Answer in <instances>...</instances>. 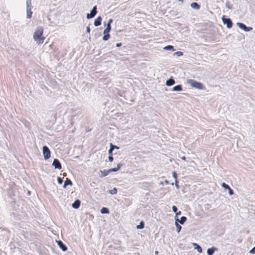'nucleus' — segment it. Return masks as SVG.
<instances>
[{"mask_svg": "<svg viewBox=\"0 0 255 255\" xmlns=\"http://www.w3.org/2000/svg\"><path fill=\"white\" fill-rule=\"evenodd\" d=\"M43 28L38 27L34 32L33 39L36 43L39 44L43 43L45 37L43 36Z\"/></svg>", "mask_w": 255, "mask_h": 255, "instance_id": "1", "label": "nucleus"}, {"mask_svg": "<svg viewBox=\"0 0 255 255\" xmlns=\"http://www.w3.org/2000/svg\"><path fill=\"white\" fill-rule=\"evenodd\" d=\"M188 83L192 87L196 88L199 90L204 89V85L202 83L199 82H197L194 80H188Z\"/></svg>", "mask_w": 255, "mask_h": 255, "instance_id": "2", "label": "nucleus"}, {"mask_svg": "<svg viewBox=\"0 0 255 255\" xmlns=\"http://www.w3.org/2000/svg\"><path fill=\"white\" fill-rule=\"evenodd\" d=\"M26 17L30 18L32 16V12L31 11V0H26Z\"/></svg>", "mask_w": 255, "mask_h": 255, "instance_id": "3", "label": "nucleus"}, {"mask_svg": "<svg viewBox=\"0 0 255 255\" xmlns=\"http://www.w3.org/2000/svg\"><path fill=\"white\" fill-rule=\"evenodd\" d=\"M222 20L224 24L226 25L227 27L229 29L232 28L233 26V22L231 18L226 17L225 15H223Z\"/></svg>", "mask_w": 255, "mask_h": 255, "instance_id": "4", "label": "nucleus"}, {"mask_svg": "<svg viewBox=\"0 0 255 255\" xmlns=\"http://www.w3.org/2000/svg\"><path fill=\"white\" fill-rule=\"evenodd\" d=\"M42 151L44 159L45 160L48 159L50 157L51 155L50 150L49 148L46 145L43 146L42 147Z\"/></svg>", "mask_w": 255, "mask_h": 255, "instance_id": "5", "label": "nucleus"}, {"mask_svg": "<svg viewBox=\"0 0 255 255\" xmlns=\"http://www.w3.org/2000/svg\"><path fill=\"white\" fill-rule=\"evenodd\" d=\"M97 6H94L92 10L90 11V13H88L86 15V18L87 19H91L95 17L97 13Z\"/></svg>", "mask_w": 255, "mask_h": 255, "instance_id": "6", "label": "nucleus"}, {"mask_svg": "<svg viewBox=\"0 0 255 255\" xmlns=\"http://www.w3.org/2000/svg\"><path fill=\"white\" fill-rule=\"evenodd\" d=\"M237 25L241 29L245 31L248 32L253 29L252 27H248L244 23L241 22H237Z\"/></svg>", "mask_w": 255, "mask_h": 255, "instance_id": "7", "label": "nucleus"}, {"mask_svg": "<svg viewBox=\"0 0 255 255\" xmlns=\"http://www.w3.org/2000/svg\"><path fill=\"white\" fill-rule=\"evenodd\" d=\"M52 165L54 167L55 169H58L59 170L62 169L61 164L59 160L57 158H55L53 160Z\"/></svg>", "mask_w": 255, "mask_h": 255, "instance_id": "8", "label": "nucleus"}, {"mask_svg": "<svg viewBox=\"0 0 255 255\" xmlns=\"http://www.w3.org/2000/svg\"><path fill=\"white\" fill-rule=\"evenodd\" d=\"M57 245L63 251V252H65L67 250V247L64 244V243L60 240L57 241Z\"/></svg>", "mask_w": 255, "mask_h": 255, "instance_id": "9", "label": "nucleus"}, {"mask_svg": "<svg viewBox=\"0 0 255 255\" xmlns=\"http://www.w3.org/2000/svg\"><path fill=\"white\" fill-rule=\"evenodd\" d=\"M187 221V218L185 216H182L180 218V219L178 218H176L175 222H177V223H179L181 225H183L185 222Z\"/></svg>", "mask_w": 255, "mask_h": 255, "instance_id": "10", "label": "nucleus"}, {"mask_svg": "<svg viewBox=\"0 0 255 255\" xmlns=\"http://www.w3.org/2000/svg\"><path fill=\"white\" fill-rule=\"evenodd\" d=\"M80 204H81V201L77 199L72 203V207L73 209H77L79 208V207L80 206Z\"/></svg>", "mask_w": 255, "mask_h": 255, "instance_id": "11", "label": "nucleus"}, {"mask_svg": "<svg viewBox=\"0 0 255 255\" xmlns=\"http://www.w3.org/2000/svg\"><path fill=\"white\" fill-rule=\"evenodd\" d=\"M102 18L101 16H99L94 21V24L96 27L99 26L101 25Z\"/></svg>", "mask_w": 255, "mask_h": 255, "instance_id": "12", "label": "nucleus"}, {"mask_svg": "<svg viewBox=\"0 0 255 255\" xmlns=\"http://www.w3.org/2000/svg\"><path fill=\"white\" fill-rule=\"evenodd\" d=\"M175 82L172 77H171L169 79H168L165 83V85L167 86H171L175 84Z\"/></svg>", "mask_w": 255, "mask_h": 255, "instance_id": "13", "label": "nucleus"}, {"mask_svg": "<svg viewBox=\"0 0 255 255\" xmlns=\"http://www.w3.org/2000/svg\"><path fill=\"white\" fill-rule=\"evenodd\" d=\"M218 249L216 247H212V248L207 249V253L208 255H213L215 251H217Z\"/></svg>", "mask_w": 255, "mask_h": 255, "instance_id": "14", "label": "nucleus"}, {"mask_svg": "<svg viewBox=\"0 0 255 255\" xmlns=\"http://www.w3.org/2000/svg\"><path fill=\"white\" fill-rule=\"evenodd\" d=\"M100 172L101 173V174L99 175V177L100 178L104 177L106 176H107L109 173V170H100Z\"/></svg>", "mask_w": 255, "mask_h": 255, "instance_id": "15", "label": "nucleus"}, {"mask_svg": "<svg viewBox=\"0 0 255 255\" xmlns=\"http://www.w3.org/2000/svg\"><path fill=\"white\" fill-rule=\"evenodd\" d=\"M73 183L72 181L69 178H66V180L64 181V183L63 186V188L65 189L68 185H72Z\"/></svg>", "mask_w": 255, "mask_h": 255, "instance_id": "16", "label": "nucleus"}, {"mask_svg": "<svg viewBox=\"0 0 255 255\" xmlns=\"http://www.w3.org/2000/svg\"><path fill=\"white\" fill-rule=\"evenodd\" d=\"M123 166V164H121V163H119L117 164V167H116V168H111V169H109V172H117L120 169V168Z\"/></svg>", "mask_w": 255, "mask_h": 255, "instance_id": "17", "label": "nucleus"}, {"mask_svg": "<svg viewBox=\"0 0 255 255\" xmlns=\"http://www.w3.org/2000/svg\"><path fill=\"white\" fill-rule=\"evenodd\" d=\"M182 90V87L181 85H176L172 88L173 91L179 92V91H181Z\"/></svg>", "mask_w": 255, "mask_h": 255, "instance_id": "18", "label": "nucleus"}, {"mask_svg": "<svg viewBox=\"0 0 255 255\" xmlns=\"http://www.w3.org/2000/svg\"><path fill=\"white\" fill-rule=\"evenodd\" d=\"M191 7L195 9L198 10L200 8V5L198 3L194 2L191 4Z\"/></svg>", "mask_w": 255, "mask_h": 255, "instance_id": "19", "label": "nucleus"}, {"mask_svg": "<svg viewBox=\"0 0 255 255\" xmlns=\"http://www.w3.org/2000/svg\"><path fill=\"white\" fill-rule=\"evenodd\" d=\"M100 212H101V213L102 214H109V213H110L109 209L108 208H106V207H103L101 209V211Z\"/></svg>", "mask_w": 255, "mask_h": 255, "instance_id": "20", "label": "nucleus"}, {"mask_svg": "<svg viewBox=\"0 0 255 255\" xmlns=\"http://www.w3.org/2000/svg\"><path fill=\"white\" fill-rule=\"evenodd\" d=\"M103 34H104V36L102 38L103 40L104 41H107L108 40H109V39L110 37V35L109 33H107L103 32Z\"/></svg>", "mask_w": 255, "mask_h": 255, "instance_id": "21", "label": "nucleus"}, {"mask_svg": "<svg viewBox=\"0 0 255 255\" xmlns=\"http://www.w3.org/2000/svg\"><path fill=\"white\" fill-rule=\"evenodd\" d=\"M193 246H197V247H195V249L197 250L198 253H201L202 252V249L199 245L196 243H193Z\"/></svg>", "mask_w": 255, "mask_h": 255, "instance_id": "22", "label": "nucleus"}, {"mask_svg": "<svg viewBox=\"0 0 255 255\" xmlns=\"http://www.w3.org/2000/svg\"><path fill=\"white\" fill-rule=\"evenodd\" d=\"M144 227V223L143 221H141L139 223V224L136 226V228L137 229H142Z\"/></svg>", "mask_w": 255, "mask_h": 255, "instance_id": "23", "label": "nucleus"}, {"mask_svg": "<svg viewBox=\"0 0 255 255\" xmlns=\"http://www.w3.org/2000/svg\"><path fill=\"white\" fill-rule=\"evenodd\" d=\"M163 49L164 50H172L173 51L175 50V49H174V47L173 46L170 45L165 46L163 48Z\"/></svg>", "mask_w": 255, "mask_h": 255, "instance_id": "24", "label": "nucleus"}, {"mask_svg": "<svg viewBox=\"0 0 255 255\" xmlns=\"http://www.w3.org/2000/svg\"><path fill=\"white\" fill-rule=\"evenodd\" d=\"M175 225L176 228V231L177 233H179L181 230V226L177 222H175Z\"/></svg>", "mask_w": 255, "mask_h": 255, "instance_id": "25", "label": "nucleus"}, {"mask_svg": "<svg viewBox=\"0 0 255 255\" xmlns=\"http://www.w3.org/2000/svg\"><path fill=\"white\" fill-rule=\"evenodd\" d=\"M111 30V26H110L109 25H107V27L104 29L103 32L107 33H109L110 32Z\"/></svg>", "mask_w": 255, "mask_h": 255, "instance_id": "26", "label": "nucleus"}, {"mask_svg": "<svg viewBox=\"0 0 255 255\" xmlns=\"http://www.w3.org/2000/svg\"><path fill=\"white\" fill-rule=\"evenodd\" d=\"M109 193L112 195H115L117 193V189L114 188L112 190H109Z\"/></svg>", "mask_w": 255, "mask_h": 255, "instance_id": "27", "label": "nucleus"}, {"mask_svg": "<svg viewBox=\"0 0 255 255\" xmlns=\"http://www.w3.org/2000/svg\"><path fill=\"white\" fill-rule=\"evenodd\" d=\"M226 6L228 8V9H233V5H231L230 4V2L229 1H227L226 2Z\"/></svg>", "mask_w": 255, "mask_h": 255, "instance_id": "28", "label": "nucleus"}, {"mask_svg": "<svg viewBox=\"0 0 255 255\" xmlns=\"http://www.w3.org/2000/svg\"><path fill=\"white\" fill-rule=\"evenodd\" d=\"M110 147L111 148H112L113 150H114L115 149H119L120 148V147H119L117 145H114L112 143H110Z\"/></svg>", "mask_w": 255, "mask_h": 255, "instance_id": "29", "label": "nucleus"}, {"mask_svg": "<svg viewBox=\"0 0 255 255\" xmlns=\"http://www.w3.org/2000/svg\"><path fill=\"white\" fill-rule=\"evenodd\" d=\"M222 187L223 188H224L225 189H228V190L230 188V187L228 184H227L226 183H225L224 182H223L222 184Z\"/></svg>", "mask_w": 255, "mask_h": 255, "instance_id": "30", "label": "nucleus"}, {"mask_svg": "<svg viewBox=\"0 0 255 255\" xmlns=\"http://www.w3.org/2000/svg\"><path fill=\"white\" fill-rule=\"evenodd\" d=\"M174 55H176L177 56H181L183 55V53L181 51H177L174 53Z\"/></svg>", "mask_w": 255, "mask_h": 255, "instance_id": "31", "label": "nucleus"}, {"mask_svg": "<svg viewBox=\"0 0 255 255\" xmlns=\"http://www.w3.org/2000/svg\"><path fill=\"white\" fill-rule=\"evenodd\" d=\"M57 182H58V184H62L63 182L62 178H61L60 177H57Z\"/></svg>", "mask_w": 255, "mask_h": 255, "instance_id": "32", "label": "nucleus"}, {"mask_svg": "<svg viewBox=\"0 0 255 255\" xmlns=\"http://www.w3.org/2000/svg\"><path fill=\"white\" fill-rule=\"evenodd\" d=\"M172 176L175 179V180H177V174L175 171H173L172 172Z\"/></svg>", "mask_w": 255, "mask_h": 255, "instance_id": "33", "label": "nucleus"}, {"mask_svg": "<svg viewBox=\"0 0 255 255\" xmlns=\"http://www.w3.org/2000/svg\"><path fill=\"white\" fill-rule=\"evenodd\" d=\"M172 210L174 213H176V212H177L178 208L176 206H173L172 207Z\"/></svg>", "mask_w": 255, "mask_h": 255, "instance_id": "34", "label": "nucleus"}, {"mask_svg": "<svg viewBox=\"0 0 255 255\" xmlns=\"http://www.w3.org/2000/svg\"><path fill=\"white\" fill-rule=\"evenodd\" d=\"M228 191H229V194L231 196V195H233L234 193V191L233 189H232L231 188H230L229 189H228Z\"/></svg>", "mask_w": 255, "mask_h": 255, "instance_id": "35", "label": "nucleus"}, {"mask_svg": "<svg viewBox=\"0 0 255 255\" xmlns=\"http://www.w3.org/2000/svg\"><path fill=\"white\" fill-rule=\"evenodd\" d=\"M176 214L175 217H174V219L175 220L176 218H178V215H180L181 214V211H179V212H176V213H175Z\"/></svg>", "mask_w": 255, "mask_h": 255, "instance_id": "36", "label": "nucleus"}, {"mask_svg": "<svg viewBox=\"0 0 255 255\" xmlns=\"http://www.w3.org/2000/svg\"><path fill=\"white\" fill-rule=\"evenodd\" d=\"M113 150H114L112 148H111L110 147V149H109V150L108 151V153H109V155H113Z\"/></svg>", "mask_w": 255, "mask_h": 255, "instance_id": "37", "label": "nucleus"}, {"mask_svg": "<svg viewBox=\"0 0 255 255\" xmlns=\"http://www.w3.org/2000/svg\"><path fill=\"white\" fill-rule=\"evenodd\" d=\"M108 159L110 162H112L114 160V158L112 155H109L108 157Z\"/></svg>", "mask_w": 255, "mask_h": 255, "instance_id": "38", "label": "nucleus"}, {"mask_svg": "<svg viewBox=\"0 0 255 255\" xmlns=\"http://www.w3.org/2000/svg\"><path fill=\"white\" fill-rule=\"evenodd\" d=\"M250 253L251 254H255V248L254 247L250 250Z\"/></svg>", "mask_w": 255, "mask_h": 255, "instance_id": "39", "label": "nucleus"}, {"mask_svg": "<svg viewBox=\"0 0 255 255\" xmlns=\"http://www.w3.org/2000/svg\"><path fill=\"white\" fill-rule=\"evenodd\" d=\"M113 22V19H109L108 20V23L107 24V25L111 26V23Z\"/></svg>", "mask_w": 255, "mask_h": 255, "instance_id": "40", "label": "nucleus"}, {"mask_svg": "<svg viewBox=\"0 0 255 255\" xmlns=\"http://www.w3.org/2000/svg\"><path fill=\"white\" fill-rule=\"evenodd\" d=\"M175 187L177 189H179V185L178 184V182L177 180H175Z\"/></svg>", "mask_w": 255, "mask_h": 255, "instance_id": "41", "label": "nucleus"}, {"mask_svg": "<svg viewBox=\"0 0 255 255\" xmlns=\"http://www.w3.org/2000/svg\"><path fill=\"white\" fill-rule=\"evenodd\" d=\"M90 25H91V24H89V25L86 27V32L89 33L90 32Z\"/></svg>", "mask_w": 255, "mask_h": 255, "instance_id": "42", "label": "nucleus"}, {"mask_svg": "<svg viewBox=\"0 0 255 255\" xmlns=\"http://www.w3.org/2000/svg\"><path fill=\"white\" fill-rule=\"evenodd\" d=\"M121 45H122V43H117L116 44V46L117 47H119L121 46Z\"/></svg>", "mask_w": 255, "mask_h": 255, "instance_id": "43", "label": "nucleus"}, {"mask_svg": "<svg viewBox=\"0 0 255 255\" xmlns=\"http://www.w3.org/2000/svg\"><path fill=\"white\" fill-rule=\"evenodd\" d=\"M181 159L183 160H186V157L185 156H183L181 157Z\"/></svg>", "mask_w": 255, "mask_h": 255, "instance_id": "44", "label": "nucleus"}, {"mask_svg": "<svg viewBox=\"0 0 255 255\" xmlns=\"http://www.w3.org/2000/svg\"><path fill=\"white\" fill-rule=\"evenodd\" d=\"M164 182L167 184H168L169 183V181L167 180H165L164 181Z\"/></svg>", "mask_w": 255, "mask_h": 255, "instance_id": "45", "label": "nucleus"}, {"mask_svg": "<svg viewBox=\"0 0 255 255\" xmlns=\"http://www.w3.org/2000/svg\"><path fill=\"white\" fill-rule=\"evenodd\" d=\"M63 176H66V173H64L63 174Z\"/></svg>", "mask_w": 255, "mask_h": 255, "instance_id": "46", "label": "nucleus"}, {"mask_svg": "<svg viewBox=\"0 0 255 255\" xmlns=\"http://www.w3.org/2000/svg\"><path fill=\"white\" fill-rule=\"evenodd\" d=\"M178 1H180V2H183V0H178Z\"/></svg>", "mask_w": 255, "mask_h": 255, "instance_id": "47", "label": "nucleus"}, {"mask_svg": "<svg viewBox=\"0 0 255 255\" xmlns=\"http://www.w3.org/2000/svg\"><path fill=\"white\" fill-rule=\"evenodd\" d=\"M155 254L157 255L158 254V252L157 251H155Z\"/></svg>", "mask_w": 255, "mask_h": 255, "instance_id": "48", "label": "nucleus"}, {"mask_svg": "<svg viewBox=\"0 0 255 255\" xmlns=\"http://www.w3.org/2000/svg\"><path fill=\"white\" fill-rule=\"evenodd\" d=\"M28 194H30V191H28Z\"/></svg>", "mask_w": 255, "mask_h": 255, "instance_id": "49", "label": "nucleus"}, {"mask_svg": "<svg viewBox=\"0 0 255 255\" xmlns=\"http://www.w3.org/2000/svg\"><path fill=\"white\" fill-rule=\"evenodd\" d=\"M104 25L105 26L106 25V23L104 22Z\"/></svg>", "mask_w": 255, "mask_h": 255, "instance_id": "50", "label": "nucleus"}, {"mask_svg": "<svg viewBox=\"0 0 255 255\" xmlns=\"http://www.w3.org/2000/svg\"><path fill=\"white\" fill-rule=\"evenodd\" d=\"M254 248H255V247Z\"/></svg>", "mask_w": 255, "mask_h": 255, "instance_id": "51", "label": "nucleus"}]
</instances>
